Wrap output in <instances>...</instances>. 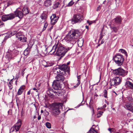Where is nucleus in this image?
Masks as SVG:
<instances>
[{
  "label": "nucleus",
  "mask_w": 133,
  "mask_h": 133,
  "mask_svg": "<svg viewBox=\"0 0 133 133\" xmlns=\"http://www.w3.org/2000/svg\"><path fill=\"white\" fill-rule=\"evenodd\" d=\"M80 34V32L77 30L72 29L70 30L65 38V41L68 43L67 46L66 47H63L61 44L58 42L53 46L52 49L50 52H51V54L54 53L57 48L56 53V55L61 56L64 55L76 43L77 39L79 37Z\"/></svg>",
  "instance_id": "nucleus-1"
},
{
  "label": "nucleus",
  "mask_w": 133,
  "mask_h": 133,
  "mask_svg": "<svg viewBox=\"0 0 133 133\" xmlns=\"http://www.w3.org/2000/svg\"><path fill=\"white\" fill-rule=\"evenodd\" d=\"M63 104L62 103H54L52 104L51 108L52 113L54 116L58 115L60 113L59 108L60 107H62Z\"/></svg>",
  "instance_id": "nucleus-2"
},
{
  "label": "nucleus",
  "mask_w": 133,
  "mask_h": 133,
  "mask_svg": "<svg viewBox=\"0 0 133 133\" xmlns=\"http://www.w3.org/2000/svg\"><path fill=\"white\" fill-rule=\"evenodd\" d=\"M113 59L119 66L122 65L124 59L123 55L119 54H116L113 57Z\"/></svg>",
  "instance_id": "nucleus-3"
},
{
  "label": "nucleus",
  "mask_w": 133,
  "mask_h": 133,
  "mask_svg": "<svg viewBox=\"0 0 133 133\" xmlns=\"http://www.w3.org/2000/svg\"><path fill=\"white\" fill-rule=\"evenodd\" d=\"M122 81L121 78L119 77H117L114 78L113 79H110V84L111 86L116 87L119 85Z\"/></svg>",
  "instance_id": "nucleus-4"
},
{
  "label": "nucleus",
  "mask_w": 133,
  "mask_h": 133,
  "mask_svg": "<svg viewBox=\"0 0 133 133\" xmlns=\"http://www.w3.org/2000/svg\"><path fill=\"white\" fill-rule=\"evenodd\" d=\"M83 19L82 16L79 14H76L73 16L71 21L72 24L81 22Z\"/></svg>",
  "instance_id": "nucleus-5"
},
{
  "label": "nucleus",
  "mask_w": 133,
  "mask_h": 133,
  "mask_svg": "<svg viewBox=\"0 0 133 133\" xmlns=\"http://www.w3.org/2000/svg\"><path fill=\"white\" fill-rule=\"evenodd\" d=\"M21 121L19 119L17 122L12 127L10 130V132H12L15 131L16 132H18L20 129L22 124Z\"/></svg>",
  "instance_id": "nucleus-6"
},
{
  "label": "nucleus",
  "mask_w": 133,
  "mask_h": 133,
  "mask_svg": "<svg viewBox=\"0 0 133 133\" xmlns=\"http://www.w3.org/2000/svg\"><path fill=\"white\" fill-rule=\"evenodd\" d=\"M113 73L115 75L122 76L123 77L124 76L127 74V72L120 68L114 70Z\"/></svg>",
  "instance_id": "nucleus-7"
},
{
  "label": "nucleus",
  "mask_w": 133,
  "mask_h": 133,
  "mask_svg": "<svg viewBox=\"0 0 133 133\" xmlns=\"http://www.w3.org/2000/svg\"><path fill=\"white\" fill-rule=\"evenodd\" d=\"M15 17L14 14L11 13L9 14L3 15L2 17V19L3 21H5L8 20L12 19Z\"/></svg>",
  "instance_id": "nucleus-8"
},
{
  "label": "nucleus",
  "mask_w": 133,
  "mask_h": 133,
  "mask_svg": "<svg viewBox=\"0 0 133 133\" xmlns=\"http://www.w3.org/2000/svg\"><path fill=\"white\" fill-rule=\"evenodd\" d=\"M22 11V9H21L19 8H18L14 12L15 16L18 17L20 18H22L23 17V15Z\"/></svg>",
  "instance_id": "nucleus-9"
},
{
  "label": "nucleus",
  "mask_w": 133,
  "mask_h": 133,
  "mask_svg": "<svg viewBox=\"0 0 133 133\" xmlns=\"http://www.w3.org/2000/svg\"><path fill=\"white\" fill-rule=\"evenodd\" d=\"M58 16H56L55 14H53L50 17L51 24L53 25L55 24L58 21Z\"/></svg>",
  "instance_id": "nucleus-10"
},
{
  "label": "nucleus",
  "mask_w": 133,
  "mask_h": 133,
  "mask_svg": "<svg viewBox=\"0 0 133 133\" xmlns=\"http://www.w3.org/2000/svg\"><path fill=\"white\" fill-rule=\"evenodd\" d=\"M16 36L18 39L22 42H25L26 41V37L21 33H17Z\"/></svg>",
  "instance_id": "nucleus-11"
},
{
  "label": "nucleus",
  "mask_w": 133,
  "mask_h": 133,
  "mask_svg": "<svg viewBox=\"0 0 133 133\" xmlns=\"http://www.w3.org/2000/svg\"><path fill=\"white\" fill-rule=\"evenodd\" d=\"M59 82L56 80L54 81L52 83V87L55 90H57L61 88V85Z\"/></svg>",
  "instance_id": "nucleus-12"
},
{
  "label": "nucleus",
  "mask_w": 133,
  "mask_h": 133,
  "mask_svg": "<svg viewBox=\"0 0 133 133\" xmlns=\"http://www.w3.org/2000/svg\"><path fill=\"white\" fill-rule=\"evenodd\" d=\"M47 93L49 96L51 97H53L54 96V94H55L56 96H57L58 95V93L56 91H54L51 89H49L47 91Z\"/></svg>",
  "instance_id": "nucleus-13"
},
{
  "label": "nucleus",
  "mask_w": 133,
  "mask_h": 133,
  "mask_svg": "<svg viewBox=\"0 0 133 133\" xmlns=\"http://www.w3.org/2000/svg\"><path fill=\"white\" fill-rule=\"evenodd\" d=\"M122 19L120 16H118L112 20V21L114 22L115 24H120L122 22Z\"/></svg>",
  "instance_id": "nucleus-14"
},
{
  "label": "nucleus",
  "mask_w": 133,
  "mask_h": 133,
  "mask_svg": "<svg viewBox=\"0 0 133 133\" xmlns=\"http://www.w3.org/2000/svg\"><path fill=\"white\" fill-rule=\"evenodd\" d=\"M125 106L129 110L133 112V103H128L125 104Z\"/></svg>",
  "instance_id": "nucleus-15"
},
{
  "label": "nucleus",
  "mask_w": 133,
  "mask_h": 133,
  "mask_svg": "<svg viewBox=\"0 0 133 133\" xmlns=\"http://www.w3.org/2000/svg\"><path fill=\"white\" fill-rule=\"evenodd\" d=\"M59 68L60 70L63 71H68L69 68L68 66L66 64H63L62 65H60L59 66Z\"/></svg>",
  "instance_id": "nucleus-16"
},
{
  "label": "nucleus",
  "mask_w": 133,
  "mask_h": 133,
  "mask_svg": "<svg viewBox=\"0 0 133 133\" xmlns=\"http://www.w3.org/2000/svg\"><path fill=\"white\" fill-rule=\"evenodd\" d=\"M57 80L56 81H58V82L59 81H61L63 82L64 81L65 78L64 77L63 75H58L57 76Z\"/></svg>",
  "instance_id": "nucleus-17"
},
{
  "label": "nucleus",
  "mask_w": 133,
  "mask_h": 133,
  "mask_svg": "<svg viewBox=\"0 0 133 133\" xmlns=\"http://www.w3.org/2000/svg\"><path fill=\"white\" fill-rule=\"evenodd\" d=\"M13 57V55L12 54L11 52H10L8 51L7 52L6 55L5 56V57L7 59L8 61H9Z\"/></svg>",
  "instance_id": "nucleus-18"
},
{
  "label": "nucleus",
  "mask_w": 133,
  "mask_h": 133,
  "mask_svg": "<svg viewBox=\"0 0 133 133\" xmlns=\"http://www.w3.org/2000/svg\"><path fill=\"white\" fill-rule=\"evenodd\" d=\"M54 73L58 75L61 72L59 67H54L52 70Z\"/></svg>",
  "instance_id": "nucleus-19"
},
{
  "label": "nucleus",
  "mask_w": 133,
  "mask_h": 133,
  "mask_svg": "<svg viewBox=\"0 0 133 133\" xmlns=\"http://www.w3.org/2000/svg\"><path fill=\"white\" fill-rule=\"evenodd\" d=\"M84 42L83 39L82 38H80L78 40V46L80 47L82 46Z\"/></svg>",
  "instance_id": "nucleus-20"
},
{
  "label": "nucleus",
  "mask_w": 133,
  "mask_h": 133,
  "mask_svg": "<svg viewBox=\"0 0 133 133\" xmlns=\"http://www.w3.org/2000/svg\"><path fill=\"white\" fill-rule=\"evenodd\" d=\"M126 86L130 87L131 89H133V83L128 81L125 83Z\"/></svg>",
  "instance_id": "nucleus-21"
},
{
  "label": "nucleus",
  "mask_w": 133,
  "mask_h": 133,
  "mask_svg": "<svg viewBox=\"0 0 133 133\" xmlns=\"http://www.w3.org/2000/svg\"><path fill=\"white\" fill-rule=\"evenodd\" d=\"M23 15H25L29 13V11L26 6H25L22 10Z\"/></svg>",
  "instance_id": "nucleus-22"
},
{
  "label": "nucleus",
  "mask_w": 133,
  "mask_h": 133,
  "mask_svg": "<svg viewBox=\"0 0 133 133\" xmlns=\"http://www.w3.org/2000/svg\"><path fill=\"white\" fill-rule=\"evenodd\" d=\"M51 0H46L44 2V4L45 6L46 7L49 6L51 5Z\"/></svg>",
  "instance_id": "nucleus-23"
},
{
  "label": "nucleus",
  "mask_w": 133,
  "mask_h": 133,
  "mask_svg": "<svg viewBox=\"0 0 133 133\" xmlns=\"http://www.w3.org/2000/svg\"><path fill=\"white\" fill-rule=\"evenodd\" d=\"M29 52V49L28 48H27L24 51V55L26 56L28 55Z\"/></svg>",
  "instance_id": "nucleus-24"
},
{
  "label": "nucleus",
  "mask_w": 133,
  "mask_h": 133,
  "mask_svg": "<svg viewBox=\"0 0 133 133\" xmlns=\"http://www.w3.org/2000/svg\"><path fill=\"white\" fill-rule=\"evenodd\" d=\"M119 51L120 52L124 54L127 57V52L125 50L122 49H120Z\"/></svg>",
  "instance_id": "nucleus-25"
},
{
  "label": "nucleus",
  "mask_w": 133,
  "mask_h": 133,
  "mask_svg": "<svg viewBox=\"0 0 133 133\" xmlns=\"http://www.w3.org/2000/svg\"><path fill=\"white\" fill-rule=\"evenodd\" d=\"M89 133H97L93 128H92L90 129Z\"/></svg>",
  "instance_id": "nucleus-26"
},
{
  "label": "nucleus",
  "mask_w": 133,
  "mask_h": 133,
  "mask_svg": "<svg viewBox=\"0 0 133 133\" xmlns=\"http://www.w3.org/2000/svg\"><path fill=\"white\" fill-rule=\"evenodd\" d=\"M74 3V2L73 0H71L68 4L67 6L70 7L72 6Z\"/></svg>",
  "instance_id": "nucleus-27"
},
{
  "label": "nucleus",
  "mask_w": 133,
  "mask_h": 133,
  "mask_svg": "<svg viewBox=\"0 0 133 133\" xmlns=\"http://www.w3.org/2000/svg\"><path fill=\"white\" fill-rule=\"evenodd\" d=\"M41 17L42 19L45 20L46 18V15L45 14H42Z\"/></svg>",
  "instance_id": "nucleus-28"
},
{
  "label": "nucleus",
  "mask_w": 133,
  "mask_h": 133,
  "mask_svg": "<svg viewBox=\"0 0 133 133\" xmlns=\"http://www.w3.org/2000/svg\"><path fill=\"white\" fill-rule=\"evenodd\" d=\"M46 127L49 129H50L51 128V124L48 122H47L45 124Z\"/></svg>",
  "instance_id": "nucleus-29"
},
{
  "label": "nucleus",
  "mask_w": 133,
  "mask_h": 133,
  "mask_svg": "<svg viewBox=\"0 0 133 133\" xmlns=\"http://www.w3.org/2000/svg\"><path fill=\"white\" fill-rule=\"evenodd\" d=\"M23 91H22V90H21L19 89L16 96H17V95H21Z\"/></svg>",
  "instance_id": "nucleus-30"
},
{
  "label": "nucleus",
  "mask_w": 133,
  "mask_h": 133,
  "mask_svg": "<svg viewBox=\"0 0 133 133\" xmlns=\"http://www.w3.org/2000/svg\"><path fill=\"white\" fill-rule=\"evenodd\" d=\"M59 5V2H57L55 4H54L53 6V8L54 9L57 8L58 7Z\"/></svg>",
  "instance_id": "nucleus-31"
},
{
  "label": "nucleus",
  "mask_w": 133,
  "mask_h": 133,
  "mask_svg": "<svg viewBox=\"0 0 133 133\" xmlns=\"http://www.w3.org/2000/svg\"><path fill=\"white\" fill-rule=\"evenodd\" d=\"M48 24L46 22L44 23V27L42 31H44V30H45L46 29V28H47V27L48 26Z\"/></svg>",
  "instance_id": "nucleus-32"
},
{
  "label": "nucleus",
  "mask_w": 133,
  "mask_h": 133,
  "mask_svg": "<svg viewBox=\"0 0 133 133\" xmlns=\"http://www.w3.org/2000/svg\"><path fill=\"white\" fill-rule=\"evenodd\" d=\"M112 28L113 29V30H114V31L115 32H117V31H118V27H116L115 26H113Z\"/></svg>",
  "instance_id": "nucleus-33"
},
{
  "label": "nucleus",
  "mask_w": 133,
  "mask_h": 133,
  "mask_svg": "<svg viewBox=\"0 0 133 133\" xmlns=\"http://www.w3.org/2000/svg\"><path fill=\"white\" fill-rule=\"evenodd\" d=\"M103 95L105 98L107 97V91L105 90H104L103 92Z\"/></svg>",
  "instance_id": "nucleus-34"
},
{
  "label": "nucleus",
  "mask_w": 133,
  "mask_h": 133,
  "mask_svg": "<svg viewBox=\"0 0 133 133\" xmlns=\"http://www.w3.org/2000/svg\"><path fill=\"white\" fill-rule=\"evenodd\" d=\"M16 102L17 103V106H18V104L20 103V100H19V98L16 97Z\"/></svg>",
  "instance_id": "nucleus-35"
},
{
  "label": "nucleus",
  "mask_w": 133,
  "mask_h": 133,
  "mask_svg": "<svg viewBox=\"0 0 133 133\" xmlns=\"http://www.w3.org/2000/svg\"><path fill=\"white\" fill-rule=\"evenodd\" d=\"M78 82L77 83V85H79L80 83V76H78L77 77Z\"/></svg>",
  "instance_id": "nucleus-36"
},
{
  "label": "nucleus",
  "mask_w": 133,
  "mask_h": 133,
  "mask_svg": "<svg viewBox=\"0 0 133 133\" xmlns=\"http://www.w3.org/2000/svg\"><path fill=\"white\" fill-rule=\"evenodd\" d=\"M46 63L47 64H46L45 65H43L45 66V67H47L48 66H51L52 65L51 64H48V63Z\"/></svg>",
  "instance_id": "nucleus-37"
},
{
  "label": "nucleus",
  "mask_w": 133,
  "mask_h": 133,
  "mask_svg": "<svg viewBox=\"0 0 133 133\" xmlns=\"http://www.w3.org/2000/svg\"><path fill=\"white\" fill-rule=\"evenodd\" d=\"M87 22L89 24V25H90L93 23V22L92 21H87Z\"/></svg>",
  "instance_id": "nucleus-38"
},
{
  "label": "nucleus",
  "mask_w": 133,
  "mask_h": 133,
  "mask_svg": "<svg viewBox=\"0 0 133 133\" xmlns=\"http://www.w3.org/2000/svg\"><path fill=\"white\" fill-rule=\"evenodd\" d=\"M25 87L24 86H21L20 88L19 89L21 90H22L23 91Z\"/></svg>",
  "instance_id": "nucleus-39"
},
{
  "label": "nucleus",
  "mask_w": 133,
  "mask_h": 133,
  "mask_svg": "<svg viewBox=\"0 0 133 133\" xmlns=\"http://www.w3.org/2000/svg\"><path fill=\"white\" fill-rule=\"evenodd\" d=\"M8 85L9 89L11 90V89L12 88V85H11V84H8Z\"/></svg>",
  "instance_id": "nucleus-40"
},
{
  "label": "nucleus",
  "mask_w": 133,
  "mask_h": 133,
  "mask_svg": "<svg viewBox=\"0 0 133 133\" xmlns=\"http://www.w3.org/2000/svg\"><path fill=\"white\" fill-rule=\"evenodd\" d=\"M107 106V105L106 104H105L103 106V107L102 108H98V110H99V109H101V108H105Z\"/></svg>",
  "instance_id": "nucleus-41"
},
{
  "label": "nucleus",
  "mask_w": 133,
  "mask_h": 133,
  "mask_svg": "<svg viewBox=\"0 0 133 133\" xmlns=\"http://www.w3.org/2000/svg\"><path fill=\"white\" fill-rule=\"evenodd\" d=\"M19 75H18L16 74V77H15V79H16V80H18V78H19Z\"/></svg>",
  "instance_id": "nucleus-42"
},
{
  "label": "nucleus",
  "mask_w": 133,
  "mask_h": 133,
  "mask_svg": "<svg viewBox=\"0 0 133 133\" xmlns=\"http://www.w3.org/2000/svg\"><path fill=\"white\" fill-rule=\"evenodd\" d=\"M24 114V111L23 110V109H22L21 110V116H22Z\"/></svg>",
  "instance_id": "nucleus-43"
},
{
  "label": "nucleus",
  "mask_w": 133,
  "mask_h": 133,
  "mask_svg": "<svg viewBox=\"0 0 133 133\" xmlns=\"http://www.w3.org/2000/svg\"><path fill=\"white\" fill-rule=\"evenodd\" d=\"M103 113V111H100L99 112V113L98 114V115H102Z\"/></svg>",
  "instance_id": "nucleus-44"
},
{
  "label": "nucleus",
  "mask_w": 133,
  "mask_h": 133,
  "mask_svg": "<svg viewBox=\"0 0 133 133\" xmlns=\"http://www.w3.org/2000/svg\"><path fill=\"white\" fill-rule=\"evenodd\" d=\"M104 36V35L103 34H101V36L100 37L99 39H102V38H103V36Z\"/></svg>",
  "instance_id": "nucleus-45"
},
{
  "label": "nucleus",
  "mask_w": 133,
  "mask_h": 133,
  "mask_svg": "<svg viewBox=\"0 0 133 133\" xmlns=\"http://www.w3.org/2000/svg\"><path fill=\"white\" fill-rule=\"evenodd\" d=\"M16 31H15L14 32H12L11 33V35L12 36L13 35H14L15 34H16Z\"/></svg>",
  "instance_id": "nucleus-46"
},
{
  "label": "nucleus",
  "mask_w": 133,
  "mask_h": 133,
  "mask_svg": "<svg viewBox=\"0 0 133 133\" xmlns=\"http://www.w3.org/2000/svg\"><path fill=\"white\" fill-rule=\"evenodd\" d=\"M4 23L1 21V20H0V26L1 25H4Z\"/></svg>",
  "instance_id": "nucleus-47"
},
{
  "label": "nucleus",
  "mask_w": 133,
  "mask_h": 133,
  "mask_svg": "<svg viewBox=\"0 0 133 133\" xmlns=\"http://www.w3.org/2000/svg\"><path fill=\"white\" fill-rule=\"evenodd\" d=\"M101 9V6H99L97 8V11H98V10H99Z\"/></svg>",
  "instance_id": "nucleus-48"
},
{
  "label": "nucleus",
  "mask_w": 133,
  "mask_h": 133,
  "mask_svg": "<svg viewBox=\"0 0 133 133\" xmlns=\"http://www.w3.org/2000/svg\"><path fill=\"white\" fill-rule=\"evenodd\" d=\"M41 118V116H39L38 117V120H40Z\"/></svg>",
  "instance_id": "nucleus-49"
},
{
  "label": "nucleus",
  "mask_w": 133,
  "mask_h": 133,
  "mask_svg": "<svg viewBox=\"0 0 133 133\" xmlns=\"http://www.w3.org/2000/svg\"><path fill=\"white\" fill-rule=\"evenodd\" d=\"M12 80H11L9 82V84H11V85L12 84Z\"/></svg>",
  "instance_id": "nucleus-50"
},
{
  "label": "nucleus",
  "mask_w": 133,
  "mask_h": 133,
  "mask_svg": "<svg viewBox=\"0 0 133 133\" xmlns=\"http://www.w3.org/2000/svg\"><path fill=\"white\" fill-rule=\"evenodd\" d=\"M31 91L30 90H29L27 94L28 95H29L30 94Z\"/></svg>",
  "instance_id": "nucleus-51"
},
{
  "label": "nucleus",
  "mask_w": 133,
  "mask_h": 133,
  "mask_svg": "<svg viewBox=\"0 0 133 133\" xmlns=\"http://www.w3.org/2000/svg\"><path fill=\"white\" fill-rule=\"evenodd\" d=\"M101 116V115H98V114H97V117H98V118H99V117H100Z\"/></svg>",
  "instance_id": "nucleus-52"
},
{
  "label": "nucleus",
  "mask_w": 133,
  "mask_h": 133,
  "mask_svg": "<svg viewBox=\"0 0 133 133\" xmlns=\"http://www.w3.org/2000/svg\"><path fill=\"white\" fill-rule=\"evenodd\" d=\"M104 42V39H102V41H101V44H102Z\"/></svg>",
  "instance_id": "nucleus-53"
},
{
  "label": "nucleus",
  "mask_w": 133,
  "mask_h": 133,
  "mask_svg": "<svg viewBox=\"0 0 133 133\" xmlns=\"http://www.w3.org/2000/svg\"><path fill=\"white\" fill-rule=\"evenodd\" d=\"M33 89L34 90H35V91H36V92H37V89L36 88H34Z\"/></svg>",
  "instance_id": "nucleus-54"
},
{
  "label": "nucleus",
  "mask_w": 133,
  "mask_h": 133,
  "mask_svg": "<svg viewBox=\"0 0 133 133\" xmlns=\"http://www.w3.org/2000/svg\"><path fill=\"white\" fill-rule=\"evenodd\" d=\"M14 53H16V54H17L18 53V52L16 51V50H15L14 51Z\"/></svg>",
  "instance_id": "nucleus-55"
},
{
  "label": "nucleus",
  "mask_w": 133,
  "mask_h": 133,
  "mask_svg": "<svg viewBox=\"0 0 133 133\" xmlns=\"http://www.w3.org/2000/svg\"><path fill=\"white\" fill-rule=\"evenodd\" d=\"M85 28L88 30L89 29V26H88L86 25L85 26Z\"/></svg>",
  "instance_id": "nucleus-56"
},
{
  "label": "nucleus",
  "mask_w": 133,
  "mask_h": 133,
  "mask_svg": "<svg viewBox=\"0 0 133 133\" xmlns=\"http://www.w3.org/2000/svg\"><path fill=\"white\" fill-rule=\"evenodd\" d=\"M112 129H111V128H110L108 129V130L110 132H111V130Z\"/></svg>",
  "instance_id": "nucleus-57"
},
{
  "label": "nucleus",
  "mask_w": 133,
  "mask_h": 133,
  "mask_svg": "<svg viewBox=\"0 0 133 133\" xmlns=\"http://www.w3.org/2000/svg\"><path fill=\"white\" fill-rule=\"evenodd\" d=\"M70 63V62L69 61L67 63V65H68Z\"/></svg>",
  "instance_id": "nucleus-58"
},
{
  "label": "nucleus",
  "mask_w": 133,
  "mask_h": 133,
  "mask_svg": "<svg viewBox=\"0 0 133 133\" xmlns=\"http://www.w3.org/2000/svg\"><path fill=\"white\" fill-rule=\"evenodd\" d=\"M41 113H43V111L42 110H41Z\"/></svg>",
  "instance_id": "nucleus-59"
},
{
  "label": "nucleus",
  "mask_w": 133,
  "mask_h": 133,
  "mask_svg": "<svg viewBox=\"0 0 133 133\" xmlns=\"http://www.w3.org/2000/svg\"><path fill=\"white\" fill-rule=\"evenodd\" d=\"M49 114V112H46V115H48Z\"/></svg>",
  "instance_id": "nucleus-60"
},
{
  "label": "nucleus",
  "mask_w": 133,
  "mask_h": 133,
  "mask_svg": "<svg viewBox=\"0 0 133 133\" xmlns=\"http://www.w3.org/2000/svg\"><path fill=\"white\" fill-rule=\"evenodd\" d=\"M53 27V26H51L50 27V29H52Z\"/></svg>",
  "instance_id": "nucleus-61"
},
{
  "label": "nucleus",
  "mask_w": 133,
  "mask_h": 133,
  "mask_svg": "<svg viewBox=\"0 0 133 133\" xmlns=\"http://www.w3.org/2000/svg\"><path fill=\"white\" fill-rule=\"evenodd\" d=\"M17 80H16V82H15V83H16V84H17Z\"/></svg>",
  "instance_id": "nucleus-62"
},
{
  "label": "nucleus",
  "mask_w": 133,
  "mask_h": 133,
  "mask_svg": "<svg viewBox=\"0 0 133 133\" xmlns=\"http://www.w3.org/2000/svg\"><path fill=\"white\" fill-rule=\"evenodd\" d=\"M129 100L130 101H131L130 100V99H129Z\"/></svg>",
  "instance_id": "nucleus-63"
},
{
  "label": "nucleus",
  "mask_w": 133,
  "mask_h": 133,
  "mask_svg": "<svg viewBox=\"0 0 133 133\" xmlns=\"http://www.w3.org/2000/svg\"><path fill=\"white\" fill-rule=\"evenodd\" d=\"M116 133H118V132H117Z\"/></svg>",
  "instance_id": "nucleus-64"
}]
</instances>
